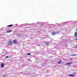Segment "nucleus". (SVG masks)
I'll use <instances>...</instances> for the list:
<instances>
[{"instance_id":"9d476101","label":"nucleus","mask_w":77,"mask_h":77,"mask_svg":"<svg viewBox=\"0 0 77 77\" xmlns=\"http://www.w3.org/2000/svg\"><path fill=\"white\" fill-rule=\"evenodd\" d=\"M75 35L76 37H77V32H75Z\"/></svg>"},{"instance_id":"f3484780","label":"nucleus","mask_w":77,"mask_h":77,"mask_svg":"<svg viewBox=\"0 0 77 77\" xmlns=\"http://www.w3.org/2000/svg\"><path fill=\"white\" fill-rule=\"evenodd\" d=\"M28 60H29V61H30V59Z\"/></svg>"},{"instance_id":"7ed1b4c3","label":"nucleus","mask_w":77,"mask_h":77,"mask_svg":"<svg viewBox=\"0 0 77 77\" xmlns=\"http://www.w3.org/2000/svg\"><path fill=\"white\" fill-rule=\"evenodd\" d=\"M13 42L14 44H16L17 43V41L16 40H14L13 41Z\"/></svg>"},{"instance_id":"f257e3e1","label":"nucleus","mask_w":77,"mask_h":77,"mask_svg":"<svg viewBox=\"0 0 77 77\" xmlns=\"http://www.w3.org/2000/svg\"><path fill=\"white\" fill-rule=\"evenodd\" d=\"M12 41L11 40H10L8 42V45H11L12 44Z\"/></svg>"},{"instance_id":"2eb2a0df","label":"nucleus","mask_w":77,"mask_h":77,"mask_svg":"<svg viewBox=\"0 0 77 77\" xmlns=\"http://www.w3.org/2000/svg\"><path fill=\"white\" fill-rule=\"evenodd\" d=\"M31 54L30 53H28L27 54V55H30Z\"/></svg>"},{"instance_id":"423d86ee","label":"nucleus","mask_w":77,"mask_h":77,"mask_svg":"<svg viewBox=\"0 0 77 77\" xmlns=\"http://www.w3.org/2000/svg\"><path fill=\"white\" fill-rule=\"evenodd\" d=\"M5 65L4 63H2L1 64V67H4Z\"/></svg>"},{"instance_id":"4468645a","label":"nucleus","mask_w":77,"mask_h":77,"mask_svg":"<svg viewBox=\"0 0 77 77\" xmlns=\"http://www.w3.org/2000/svg\"><path fill=\"white\" fill-rule=\"evenodd\" d=\"M6 77V75H2V77Z\"/></svg>"},{"instance_id":"f8f14e48","label":"nucleus","mask_w":77,"mask_h":77,"mask_svg":"<svg viewBox=\"0 0 77 77\" xmlns=\"http://www.w3.org/2000/svg\"><path fill=\"white\" fill-rule=\"evenodd\" d=\"M71 63H66V65H70Z\"/></svg>"},{"instance_id":"1a4fd4ad","label":"nucleus","mask_w":77,"mask_h":77,"mask_svg":"<svg viewBox=\"0 0 77 77\" xmlns=\"http://www.w3.org/2000/svg\"><path fill=\"white\" fill-rule=\"evenodd\" d=\"M12 26H13V25H9L7 26V27H12Z\"/></svg>"},{"instance_id":"9b49d317","label":"nucleus","mask_w":77,"mask_h":77,"mask_svg":"<svg viewBox=\"0 0 77 77\" xmlns=\"http://www.w3.org/2000/svg\"><path fill=\"white\" fill-rule=\"evenodd\" d=\"M69 76H71V77H74V75H69Z\"/></svg>"},{"instance_id":"20e7f679","label":"nucleus","mask_w":77,"mask_h":77,"mask_svg":"<svg viewBox=\"0 0 77 77\" xmlns=\"http://www.w3.org/2000/svg\"><path fill=\"white\" fill-rule=\"evenodd\" d=\"M12 32V30H9L7 32V33H11Z\"/></svg>"},{"instance_id":"aec40b11","label":"nucleus","mask_w":77,"mask_h":77,"mask_svg":"<svg viewBox=\"0 0 77 77\" xmlns=\"http://www.w3.org/2000/svg\"><path fill=\"white\" fill-rule=\"evenodd\" d=\"M76 30H77V28L76 29Z\"/></svg>"},{"instance_id":"a211bd4d","label":"nucleus","mask_w":77,"mask_h":77,"mask_svg":"<svg viewBox=\"0 0 77 77\" xmlns=\"http://www.w3.org/2000/svg\"><path fill=\"white\" fill-rule=\"evenodd\" d=\"M38 46H40V45H38Z\"/></svg>"},{"instance_id":"0eeeda50","label":"nucleus","mask_w":77,"mask_h":77,"mask_svg":"<svg viewBox=\"0 0 77 77\" xmlns=\"http://www.w3.org/2000/svg\"><path fill=\"white\" fill-rule=\"evenodd\" d=\"M49 43L48 42H46V45H47V46H48V44H49Z\"/></svg>"},{"instance_id":"f03ea898","label":"nucleus","mask_w":77,"mask_h":77,"mask_svg":"<svg viewBox=\"0 0 77 77\" xmlns=\"http://www.w3.org/2000/svg\"><path fill=\"white\" fill-rule=\"evenodd\" d=\"M57 32H54V31H53L52 32H51V34L52 35H55L56 33H57Z\"/></svg>"},{"instance_id":"ddd939ff","label":"nucleus","mask_w":77,"mask_h":77,"mask_svg":"<svg viewBox=\"0 0 77 77\" xmlns=\"http://www.w3.org/2000/svg\"><path fill=\"white\" fill-rule=\"evenodd\" d=\"M6 59H7V58H9V56H7L5 57Z\"/></svg>"},{"instance_id":"412c9836","label":"nucleus","mask_w":77,"mask_h":77,"mask_svg":"<svg viewBox=\"0 0 77 77\" xmlns=\"http://www.w3.org/2000/svg\"><path fill=\"white\" fill-rule=\"evenodd\" d=\"M0 36H1V35L0 34Z\"/></svg>"},{"instance_id":"6ab92c4d","label":"nucleus","mask_w":77,"mask_h":77,"mask_svg":"<svg viewBox=\"0 0 77 77\" xmlns=\"http://www.w3.org/2000/svg\"><path fill=\"white\" fill-rule=\"evenodd\" d=\"M76 48H77V46H76Z\"/></svg>"},{"instance_id":"6e6552de","label":"nucleus","mask_w":77,"mask_h":77,"mask_svg":"<svg viewBox=\"0 0 77 77\" xmlns=\"http://www.w3.org/2000/svg\"><path fill=\"white\" fill-rule=\"evenodd\" d=\"M71 56H76L77 54H72L70 55Z\"/></svg>"},{"instance_id":"dca6fc26","label":"nucleus","mask_w":77,"mask_h":77,"mask_svg":"<svg viewBox=\"0 0 77 77\" xmlns=\"http://www.w3.org/2000/svg\"><path fill=\"white\" fill-rule=\"evenodd\" d=\"M75 40H76V41H77V38H75Z\"/></svg>"},{"instance_id":"39448f33","label":"nucleus","mask_w":77,"mask_h":77,"mask_svg":"<svg viewBox=\"0 0 77 77\" xmlns=\"http://www.w3.org/2000/svg\"><path fill=\"white\" fill-rule=\"evenodd\" d=\"M58 64H60L62 63V60H60V62H57Z\"/></svg>"}]
</instances>
